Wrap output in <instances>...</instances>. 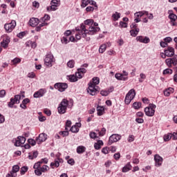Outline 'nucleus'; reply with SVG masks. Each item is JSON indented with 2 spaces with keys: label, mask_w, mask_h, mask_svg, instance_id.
Listing matches in <instances>:
<instances>
[{
  "label": "nucleus",
  "mask_w": 177,
  "mask_h": 177,
  "mask_svg": "<svg viewBox=\"0 0 177 177\" xmlns=\"http://www.w3.org/2000/svg\"><path fill=\"white\" fill-rule=\"evenodd\" d=\"M82 30H84V33L82 34V38H85L87 34H89V35H93L96 34V32H99V31H100V28L95 27L93 25L88 28V30H87L86 26H85L84 24H82Z\"/></svg>",
  "instance_id": "1"
},
{
  "label": "nucleus",
  "mask_w": 177,
  "mask_h": 177,
  "mask_svg": "<svg viewBox=\"0 0 177 177\" xmlns=\"http://www.w3.org/2000/svg\"><path fill=\"white\" fill-rule=\"evenodd\" d=\"M157 106L154 104H149L148 106L145 109V115L147 117H153L156 113V108Z\"/></svg>",
  "instance_id": "2"
},
{
  "label": "nucleus",
  "mask_w": 177,
  "mask_h": 177,
  "mask_svg": "<svg viewBox=\"0 0 177 177\" xmlns=\"http://www.w3.org/2000/svg\"><path fill=\"white\" fill-rule=\"evenodd\" d=\"M68 106V100L64 99L58 106L57 110L59 114H65L67 106Z\"/></svg>",
  "instance_id": "3"
},
{
  "label": "nucleus",
  "mask_w": 177,
  "mask_h": 177,
  "mask_svg": "<svg viewBox=\"0 0 177 177\" xmlns=\"http://www.w3.org/2000/svg\"><path fill=\"white\" fill-rule=\"evenodd\" d=\"M135 96H136V91L135 89L131 88L126 95L124 102L126 104H129L133 99H135Z\"/></svg>",
  "instance_id": "4"
},
{
  "label": "nucleus",
  "mask_w": 177,
  "mask_h": 177,
  "mask_svg": "<svg viewBox=\"0 0 177 177\" xmlns=\"http://www.w3.org/2000/svg\"><path fill=\"white\" fill-rule=\"evenodd\" d=\"M165 63L169 68H172L177 66V55H175L173 57L167 58L165 59Z\"/></svg>",
  "instance_id": "5"
},
{
  "label": "nucleus",
  "mask_w": 177,
  "mask_h": 177,
  "mask_svg": "<svg viewBox=\"0 0 177 177\" xmlns=\"http://www.w3.org/2000/svg\"><path fill=\"white\" fill-rule=\"evenodd\" d=\"M55 62V57H53V54L51 53L46 55L44 58V64L47 66V67H52V63Z\"/></svg>",
  "instance_id": "6"
},
{
  "label": "nucleus",
  "mask_w": 177,
  "mask_h": 177,
  "mask_svg": "<svg viewBox=\"0 0 177 177\" xmlns=\"http://www.w3.org/2000/svg\"><path fill=\"white\" fill-rule=\"evenodd\" d=\"M97 86L93 85L92 83H88V87L87 88V92L91 96H95L97 94Z\"/></svg>",
  "instance_id": "7"
},
{
  "label": "nucleus",
  "mask_w": 177,
  "mask_h": 177,
  "mask_svg": "<svg viewBox=\"0 0 177 177\" xmlns=\"http://www.w3.org/2000/svg\"><path fill=\"white\" fill-rule=\"evenodd\" d=\"M121 138L122 137L120 134H112L109 137L108 145L111 146V145H113V143H116V142H118V140H121Z\"/></svg>",
  "instance_id": "8"
},
{
  "label": "nucleus",
  "mask_w": 177,
  "mask_h": 177,
  "mask_svg": "<svg viewBox=\"0 0 177 177\" xmlns=\"http://www.w3.org/2000/svg\"><path fill=\"white\" fill-rule=\"evenodd\" d=\"M26 138L23 136H18L17 138L14 139L12 140L13 143H15V146L17 147H20L21 145H24L26 143Z\"/></svg>",
  "instance_id": "9"
},
{
  "label": "nucleus",
  "mask_w": 177,
  "mask_h": 177,
  "mask_svg": "<svg viewBox=\"0 0 177 177\" xmlns=\"http://www.w3.org/2000/svg\"><path fill=\"white\" fill-rule=\"evenodd\" d=\"M16 27V21L12 20L9 24H6L4 25V28L6 31V32H12L13 30H15V28Z\"/></svg>",
  "instance_id": "10"
},
{
  "label": "nucleus",
  "mask_w": 177,
  "mask_h": 177,
  "mask_svg": "<svg viewBox=\"0 0 177 177\" xmlns=\"http://www.w3.org/2000/svg\"><path fill=\"white\" fill-rule=\"evenodd\" d=\"M54 88L57 89L59 92H64L68 88V85L66 83H56L54 85Z\"/></svg>",
  "instance_id": "11"
},
{
  "label": "nucleus",
  "mask_w": 177,
  "mask_h": 177,
  "mask_svg": "<svg viewBox=\"0 0 177 177\" xmlns=\"http://www.w3.org/2000/svg\"><path fill=\"white\" fill-rule=\"evenodd\" d=\"M49 170V166L48 165H43L41 167H40L39 169L35 170V174L37 175V176H41L42 175V172H48Z\"/></svg>",
  "instance_id": "12"
},
{
  "label": "nucleus",
  "mask_w": 177,
  "mask_h": 177,
  "mask_svg": "<svg viewBox=\"0 0 177 177\" xmlns=\"http://www.w3.org/2000/svg\"><path fill=\"white\" fill-rule=\"evenodd\" d=\"M48 139V135L45 133H40L38 137L36 138V142L37 145L45 142Z\"/></svg>",
  "instance_id": "13"
},
{
  "label": "nucleus",
  "mask_w": 177,
  "mask_h": 177,
  "mask_svg": "<svg viewBox=\"0 0 177 177\" xmlns=\"http://www.w3.org/2000/svg\"><path fill=\"white\" fill-rule=\"evenodd\" d=\"M10 43V37L9 36H6L3 38V41L1 42V48L3 49H6L8 46H9V44Z\"/></svg>",
  "instance_id": "14"
},
{
  "label": "nucleus",
  "mask_w": 177,
  "mask_h": 177,
  "mask_svg": "<svg viewBox=\"0 0 177 177\" xmlns=\"http://www.w3.org/2000/svg\"><path fill=\"white\" fill-rule=\"evenodd\" d=\"M154 161L156 167H161L162 165L163 159L162 157H161L160 155L156 154L154 156Z\"/></svg>",
  "instance_id": "15"
},
{
  "label": "nucleus",
  "mask_w": 177,
  "mask_h": 177,
  "mask_svg": "<svg viewBox=\"0 0 177 177\" xmlns=\"http://www.w3.org/2000/svg\"><path fill=\"white\" fill-rule=\"evenodd\" d=\"M164 52L166 53L167 57H172V56L175 55V49L171 46L167 47Z\"/></svg>",
  "instance_id": "16"
},
{
  "label": "nucleus",
  "mask_w": 177,
  "mask_h": 177,
  "mask_svg": "<svg viewBox=\"0 0 177 177\" xmlns=\"http://www.w3.org/2000/svg\"><path fill=\"white\" fill-rule=\"evenodd\" d=\"M136 41H138V42H141V44H149L150 42V38L148 37L138 36L136 37Z\"/></svg>",
  "instance_id": "17"
},
{
  "label": "nucleus",
  "mask_w": 177,
  "mask_h": 177,
  "mask_svg": "<svg viewBox=\"0 0 177 177\" xmlns=\"http://www.w3.org/2000/svg\"><path fill=\"white\" fill-rule=\"evenodd\" d=\"M46 93V89L45 88H41L38 91H36L33 97L38 98V97H42Z\"/></svg>",
  "instance_id": "18"
},
{
  "label": "nucleus",
  "mask_w": 177,
  "mask_h": 177,
  "mask_svg": "<svg viewBox=\"0 0 177 177\" xmlns=\"http://www.w3.org/2000/svg\"><path fill=\"white\" fill-rule=\"evenodd\" d=\"M169 19H170V24L171 26H177L176 24V19H177V16L176 15L170 12L169 15Z\"/></svg>",
  "instance_id": "19"
},
{
  "label": "nucleus",
  "mask_w": 177,
  "mask_h": 177,
  "mask_svg": "<svg viewBox=\"0 0 177 177\" xmlns=\"http://www.w3.org/2000/svg\"><path fill=\"white\" fill-rule=\"evenodd\" d=\"M63 163V159L62 158H57V160H55L54 162H51L50 166L51 168H59L60 164Z\"/></svg>",
  "instance_id": "20"
},
{
  "label": "nucleus",
  "mask_w": 177,
  "mask_h": 177,
  "mask_svg": "<svg viewBox=\"0 0 177 177\" xmlns=\"http://www.w3.org/2000/svg\"><path fill=\"white\" fill-rule=\"evenodd\" d=\"M39 24V19L37 18H31L29 21V25L31 27H36V26H38Z\"/></svg>",
  "instance_id": "21"
},
{
  "label": "nucleus",
  "mask_w": 177,
  "mask_h": 177,
  "mask_svg": "<svg viewBox=\"0 0 177 177\" xmlns=\"http://www.w3.org/2000/svg\"><path fill=\"white\" fill-rule=\"evenodd\" d=\"M51 8L54 9V10H57V8L60 6V1L59 0H52L50 1Z\"/></svg>",
  "instance_id": "22"
},
{
  "label": "nucleus",
  "mask_w": 177,
  "mask_h": 177,
  "mask_svg": "<svg viewBox=\"0 0 177 177\" xmlns=\"http://www.w3.org/2000/svg\"><path fill=\"white\" fill-rule=\"evenodd\" d=\"M76 31H78L75 35L76 39H81V37H82V34H84V30L82 29V25H80V28H76Z\"/></svg>",
  "instance_id": "23"
},
{
  "label": "nucleus",
  "mask_w": 177,
  "mask_h": 177,
  "mask_svg": "<svg viewBox=\"0 0 177 177\" xmlns=\"http://www.w3.org/2000/svg\"><path fill=\"white\" fill-rule=\"evenodd\" d=\"M86 150V147L82 145L78 146L76 149V151L77 154H82L85 153Z\"/></svg>",
  "instance_id": "24"
},
{
  "label": "nucleus",
  "mask_w": 177,
  "mask_h": 177,
  "mask_svg": "<svg viewBox=\"0 0 177 177\" xmlns=\"http://www.w3.org/2000/svg\"><path fill=\"white\" fill-rule=\"evenodd\" d=\"M115 78H116V80H119L120 81H127V80H128L127 77L124 76V75H122L121 73H116L115 75Z\"/></svg>",
  "instance_id": "25"
},
{
  "label": "nucleus",
  "mask_w": 177,
  "mask_h": 177,
  "mask_svg": "<svg viewBox=\"0 0 177 177\" xmlns=\"http://www.w3.org/2000/svg\"><path fill=\"white\" fill-rule=\"evenodd\" d=\"M145 15H147V11L142 10V11H140V12H136L134 14V17H138V19H140V17H143V16H145Z\"/></svg>",
  "instance_id": "26"
},
{
  "label": "nucleus",
  "mask_w": 177,
  "mask_h": 177,
  "mask_svg": "<svg viewBox=\"0 0 177 177\" xmlns=\"http://www.w3.org/2000/svg\"><path fill=\"white\" fill-rule=\"evenodd\" d=\"M103 145L104 143L102 140H98L97 142L94 144V149H95V150H100Z\"/></svg>",
  "instance_id": "27"
},
{
  "label": "nucleus",
  "mask_w": 177,
  "mask_h": 177,
  "mask_svg": "<svg viewBox=\"0 0 177 177\" xmlns=\"http://www.w3.org/2000/svg\"><path fill=\"white\" fill-rule=\"evenodd\" d=\"M121 17V14L118 12H115L112 15V19L113 21H117Z\"/></svg>",
  "instance_id": "28"
},
{
  "label": "nucleus",
  "mask_w": 177,
  "mask_h": 177,
  "mask_svg": "<svg viewBox=\"0 0 177 177\" xmlns=\"http://www.w3.org/2000/svg\"><path fill=\"white\" fill-rule=\"evenodd\" d=\"M39 20L40 22L46 23V21H49V20H50V16H49V15L45 14L44 16L41 17Z\"/></svg>",
  "instance_id": "29"
},
{
  "label": "nucleus",
  "mask_w": 177,
  "mask_h": 177,
  "mask_svg": "<svg viewBox=\"0 0 177 177\" xmlns=\"http://www.w3.org/2000/svg\"><path fill=\"white\" fill-rule=\"evenodd\" d=\"M132 168V166L131 165V163H127L123 168H122V172H128L129 171H131Z\"/></svg>",
  "instance_id": "30"
},
{
  "label": "nucleus",
  "mask_w": 177,
  "mask_h": 177,
  "mask_svg": "<svg viewBox=\"0 0 177 177\" xmlns=\"http://www.w3.org/2000/svg\"><path fill=\"white\" fill-rule=\"evenodd\" d=\"M100 83V80L99 79V77H93V81L89 82V84H93L94 86H97L96 85H99Z\"/></svg>",
  "instance_id": "31"
},
{
  "label": "nucleus",
  "mask_w": 177,
  "mask_h": 177,
  "mask_svg": "<svg viewBox=\"0 0 177 177\" xmlns=\"http://www.w3.org/2000/svg\"><path fill=\"white\" fill-rule=\"evenodd\" d=\"M139 31H140L139 28L132 29L130 30V34L131 37H136L139 34Z\"/></svg>",
  "instance_id": "32"
},
{
  "label": "nucleus",
  "mask_w": 177,
  "mask_h": 177,
  "mask_svg": "<svg viewBox=\"0 0 177 177\" xmlns=\"http://www.w3.org/2000/svg\"><path fill=\"white\" fill-rule=\"evenodd\" d=\"M71 132H73V133H78L80 132V129L77 127V125H73L70 129Z\"/></svg>",
  "instance_id": "33"
},
{
  "label": "nucleus",
  "mask_w": 177,
  "mask_h": 177,
  "mask_svg": "<svg viewBox=\"0 0 177 177\" xmlns=\"http://www.w3.org/2000/svg\"><path fill=\"white\" fill-rule=\"evenodd\" d=\"M97 115H103V111H104V107L97 106Z\"/></svg>",
  "instance_id": "34"
},
{
  "label": "nucleus",
  "mask_w": 177,
  "mask_h": 177,
  "mask_svg": "<svg viewBox=\"0 0 177 177\" xmlns=\"http://www.w3.org/2000/svg\"><path fill=\"white\" fill-rule=\"evenodd\" d=\"M68 78L71 82H77V81H78L76 75H71L68 76Z\"/></svg>",
  "instance_id": "35"
},
{
  "label": "nucleus",
  "mask_w": 177,
  "mask_h": 177,
  "mask_svg": "<svg viewBox=\"0 0 177 177\" xmlns=\"http://www.w3.org/2000/svg\"><path fill=\"white\" fill-rule=\"evenodd\" d=\"M110 92H113V90H102L100 93L102 96H108L110 94Z\"/></svg>",
  "instance_id": "36"
},
{
  "label": "nucleus",
  "mask_w": 177,
  "mask_h": 177,
  "mask_svg": "<svg viewBox=\"0 0 177 177\" xmlns=\"http://www.w3.org/2000/svg\"><path fill=\"white\" fill-rule=\"evenodd\" d=\"M133 107L135 109V110H139L142 107V103L141 102H134L133 104Z\"/></svg>",
  "instance_id": "37"
},
{
  "label": "nucleus",
  "mask_w": 177,
  "mask_h": 177,
  "mask_svg": "<svg viewBox=\"0 0 177 177\" xmlns=\"http://www.w3.org/2000/svg\"><path fill=\"white\" fill-rule=\"evenodd\" d=\"M163 139L165 142H168L169 140H171V139H172V133H168L167 135H165Z\"/></svg>",
  "instance_id": "38"
},
{
  "label": "nucleus",
  "mask_w": 177,
  "mask_h": 177,
  "mask_svg": "<svg viewBox=\"0 0 177 177\" xmlns=\"http://www.w3.org/2000/svg\"><path fill=\"white\" fill-rule=\"evenodd\" d=\"M106 48L107 46H106V44L101 45L99 48L100 53H104V52H106Z\"/></svg>",
  "instance_id": "39"
},
{
  "label": "nucleus",
  "mask_w": 177,
  "mask_h": 177,
  "mask_svg": "<svg viewBox=\"0 0 177 177\" xmlns=\"http://www.w3.org/2000/svg\"><path fill=\"white\" fill-rule=\"evenodd\" d=\"M21 62V59L19 57H15L14 59L11 60V63L16 66V64H19Z\"/></svg>",
  "instance_id": "40"
},
{
  "label": "nucleus",
  "mask_w": 177,
  "mask_h": 177,
  "mask_svg": "<svg viewBox=\"0 0 177 177\" xmlns=\"http://www.w3.org/2000/svg\"><path fill=\"white\" fill-rule=\"evenodd\" d=\"M19 171H20V167L16 165L12 167V170L11 172H12L13 174H16L17 172H19Z\"/></svg>",
  "instance_id": "41"
},
{
  "label": "nucleus",
  "mask_w": 177,
  "mask_h": 177,
  "mask_svg": "<svg viewBox=\"0 0 177 177\" xmlns=\"http://www.w3.org/2000/svg\"><path fill=\"white\" fill-rule=\"evenodd\" d=\"M84 24L86 26H90V27L91 26H93V19H86L84 21Z\"/></svg>",
  "instance_id": "42"
},
{
  "label": "nucleus",
  "mask_w": 177,
  "mask_h": 177,
  "mask_svg": "<svg viewBox=\"0 0 177 177\" xmlns=\"http://www.w3.org/2000/svg\"><path fill=\"white\" fill-rule=\"evenodd\" d=\"M27 171H28V167L27 166L22 167L20 170L21 175H24Z\"/></svg>",
  "instance_id": "43"
},
{
  "label": "nucleus",
  "mask_w": 177,
  "mask_h": 177,
  "mask_svg": "<svg viewBox=\"0 0 177 177\" xmlns=\"http://www.w3.org/2000/svg\"><path fill=\"white\" fill-rule=\"evenodd\" d=\"M61 42L62 44H64L65 45H67V44H68V42H70V40H68V37H63L61 39Z\"/></svg>",
  "instance_id": "44"
},
{
  "label": "nucleus",
  "mask_w": 177,
  "mask_h": 177,
  "mask_svg": "<svg viewBox=\"0 0 177 177\" xmlns=\"http://www.w3.org/2000/svg\"><path fill=\"white\" fill-rule=\"evenodd\" d=\"M119 27L120 28H127L128 27V24L121 21L119 24Z\"/></svg>",
  "instance_id": "45"
},
{
  "label": "nucleus",
  "mask_w": 177,
  "mask_h": 177,
  "mask_svg": "<svg viewBox=\"0 0 177 177\" xmlns=\"http://www.w3.org/2000/svg\"><path fill=\"white\" fill-rule=\"evenodd\" d=\"M89 5V0H82V8H86Z\"/></svg>",
  "instance_id": "46"
},
{
  "label": "nucleus",
  "mask_w": 177,
  "mask_h": 177,
  "mask_svg": "<svg viewBox=\"0 0 177 177\" xmlns=\"http://www.w3.org/2000/svg\"><path fill=\"white\" fill-rule=\"evenodd\" d=\"M28 142L29 145H31V146H35V145H37V138L35 140L30 138L28 140Z\"/></svg>",
  "instance_id": "47"
},
{
  "label": "nucleus",
  "mask_w": 177,
  "mask_h": 177,
  "mask_svg": "<svg viewBox=\"0 0 177 177\" xmlns=\"http://www.w3.org/2000/svg\"><path fill=\"white\" fill-rule=\"evenodd\" d=\"M16 103V100L15 98H10V102H8V107H13Z\"/></svg>",
  "instance_id": "48"
},
{
  "label": "nucleus",
  "mask_w": 177,
  "mask_h": 177,
  "mask_svg": "<svg viewBox=\"0 0 177 177\" xmlns=\"http://www.w3.org/2000/svg\"><path fill=\"white\" fill-rule=\"evenodd\" d=\"M74 64H75V62H74V60H70L67 63V66L68 67H69V68H73Z\"/></svg>",
  "instance_id": "49"
},
{
  "label": "nucleus",
  "mask_w": 177,
  "mask_h": 177,
  "mask_svg": "<svg viewBox=\"0 0 177 177\" xmlns=\"http://www.w3.org/2000/svg\"><path fill=\"white\" fill-rule=\"evenodd\" d=\"M71 124L72 122H71V120H66L65 131H68V129L71 127Z\"/></svg>",
  "instance_id": "50"
},
{
  "label": "nucleus",
  "mask_w": 177,
  "mask_h": 177,
  "mask_svg": "<svg viewBox=\"0 0 177 177\" xmlns=\"http://www.w3.org/2000/svg\"><path fill=\"white\" fill-rule=\"evenodd\" d=\"M89 136L91 139H96V138H97V134H96L95 132L91 131L89 133Z\"/></svg>",
  "instance_id": "51"
},
{
  "label": "nucleus",
  "mask_w": 177,
  "mask_h": 177,
  "mask_svg": "<svg viewBox=\"0 0 177 177\" xmlns=\"http://www.w3.org/2000/svg\"><path fill=\"white\" fill-rule=\"evenodd\" d=\"M14 99L15 100L17 104H18L19 103H20V100L21 99V95H15Z\"/></svg>",
  "instance_id": "52"
},
{
  "label": "nucleus",
  "mask_w": 177,
  "mask_h": 177,
  "mask_svg": "<svg viewBox=\"0 0 177 177\" xmlns=\"http://www.w3.org/2000/svg\"><path fill=\"white\" fill-rule=\"evenodd\" d=\"M144 80H146V75L145 73H140L139 82H143Z\"/></svg>",
  "instance_id": "53"
},
{
  "label": "nucleus",
  "mask_w": 177,
  "mask_h": 177,
  "mask_svg": "<svg viewBox=\"0 0 177 177\" xmlns=\"http://www.w3.org/2000/svg\"><path fill=\"white\" fill-rule=\"evenodd\" d=\"M76 77L77 80H81L82 77H84V74H82L81 72L78 71L75 73Z\"/></svg>",
  "instance_id": "54"
},
{
  "label": "nucleus",
  "mask_w": 177,
  "mask_h": 177,
  "mask_svg": "<svg viewBox=\"0 0 177 177\" xmlns=\"http://www.w3.org/2000/svg\"><path fill=\"white\" fill-rule=\"evenodd\" d=\"M59 134L63 136V138H64V136H68V130L60 131Z\"/></svg>",
  "instance_id": "55"
},
{
  "label": "nucleus",
  "mask_w": 177,
  "mask_h": 177,
  "mask_svg": "<svg viewBox=\"0 0 177 177\" xmlns=\"http://www.w3.org/2000/svg\"><path fill=\"white\" fill-rule=\"evenodd\" d=\"M172 73H173V71H172V69H171V68H167V69H165V70L163 71V74H164V75L172 74Z\"/></svg>",
  "instance_id": "56"
},
{
  "label": "nucleus",
  "mask_w": 177,
  "mask_h": 177,
  "mask_svg": "<svg viewBox=\"0 0 177 177\" xmlns=\"http://www.w3.org/2000/svg\"><path fill=\"white\" fill-rule=\"evenodd\" d=\"M41 162H36L35 165H34V166H33V168H34V169L35 170V169H39L41 167Z\"/></svg>",
  "instance_id": "57"
},
{
  "label": "nucleus",
  "mask_w": 177,
  "mask_h": 177,
  "mask_svg": "<svg viewBox=\"0 0 177 177\" xmlns=\"http://www.w3.org/2000/svg\"><path fill=\"white\" fill-rule=\"evenodd\" d=\"M113 158L116 160V161H118L120 158H121V154L120 153H116L113 155Z\"/></svg>",
  "instance_id": "58"
},
{
  "label": "nucleus",
  "mask_w": 177,
  "mask_h": 177,
  "mask_svg": "<svg viewBox=\"0 0 177 177\" xmlns=\"http://www.w3.org/2000/svg\"><path fill=\"white\" fill-rule=\"evenodd\" d=\"M26 32H21L19 34H17V36L18 37V38H21H21L26 37Z\"/></svg>",
  "instance_id": "59"
},
{
  "label": "nucleus",
  "mask_w": 177,
  "mask_h": 177,
  "mask_svg": "<svg viewBox=\"0 0 177 177\" xmlns=\"http://www.w3.org/2000/svg\"><path fill=\"white\" fill-rule=\"evenodd\" d=\"M32 6L33 8H36L37 9H38V8H39V3L37 1H35L32 2Z\"/></svg>",
  "instance_id": "60"
},
{
  "label": "nucleus",
  "mask_w": 177,
  "mask_h": 177,
  "mask_svg": "<svg viewBox=\"0 0 177 177\" xmlns=\"http://www.w3.org/2000/svg\"><path fill=\"white\" fill-rule=\"evenodd\" d=\"M102 153L104 154H109V147H106L102 149Z\"/></svg>",
  "instance_id": "61"
},
{
  "label": "nucleus",
  "mask_w": 177,
  "mask_h": 177,
  "mask_svg": "<svg viewBox=\"0 0 177 177\" xmlns=\"http://www.w3.org/2000/svg\"><path fill=\"white\" fill-rule=\"evenodd\" d=\"M77 71H79L80 73H81L82 74H85L86 73V70L85 69V68H80L77 69Z\"/></svg>",
  "instance_id": "62"
},
{
  "label": "nucleus",
  "mask_w": 177,
  "mask_h": 177,
  "mask_svg": "<svg viewBox=\"0 0 177 177\" xmlns=\"http://www.w3.org/2000/svg\"><path fill=\"white\" fill-rule=\"evenodd\" d=\"M164 41L166 43L169 44V42H172V38H171L170 37H167L164 39Z\"/></svg>",
  "instance_id": "63"
},
{
  "label": "nucleus",
  "mask_w": 177,
  "mask_h": 177,
  "mask_svg": "<svg viewBox=\"0 0 177 177\" xmlns=\"http://www.w3.org/2000/svg\"><path fill=\"white\" fill-rule=\"evenodd\" d=\"M17 174L12 173V171L7 174L6 177H17Z\"/></svg>",
  "instance_id": "64"
}]
</instances>
